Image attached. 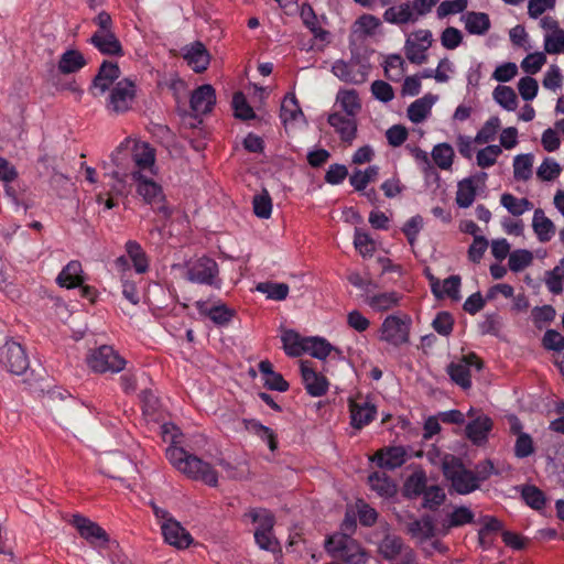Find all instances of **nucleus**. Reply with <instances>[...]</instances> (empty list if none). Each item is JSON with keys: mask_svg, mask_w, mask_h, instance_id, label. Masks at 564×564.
<instances>
[{"mask_svg": "<svg viewBox=\"0 0 564 564\" xmlns=\"http://www.w3.org/2000/svg\"><path fill=\"white\" fill-rule=\"evenodd\" d=\"M112 163L116 166L105 177H111L123 183L127 177L132 180L142 178L150 174L154 175L155 150L147 142L126 139L113 152Z\"/></svg>", "mask_w": 564, "mask_h": 564, "instance_id": "f257e3e1", "label": "nucleus"}, {"mask_svg": "<svg viewBox=\"0 0 564 564\" xmlns=\"http://www.w3.org/2000/svg\"><path fill=\"white\" fill-rule=\"evenodd\" d=\"M161 429L164 442L171 444L166 449V457L172 466L189 479L216 487L218 474L213 466L178 446L183 437L178 427L173 423H165Z\"/></svg>", "mask_w": 564, "mask_h": 564, "instance_id": "f03ea898", "label": "nucleus"}, {"mask_svg": "<svg viewBox=\"0 0 564 564\" xmlns=\"http://www.w3.org/2000/svg\"><path fill=\"white\" fill-rule=\"evenodd\" d=\"M444 477L459 495L470 494L479 488L473 470L467 469L462 460L453 455H446L442 462Z\"/></svg>", "mask_w": 564, "mask_h": 564, "instance_id": "7ed1b4c3", "label": "nucleus"}, {"mask_svg": "<svg viewBox=\"0 0 564 564\" xmlns=\"http://www.w3.org/2000/svg\"><path fill=\"white\" fill-rule=\"evenodd\" d=\"M326 550L334 557L350 564H364L366 553L361 546L347 534H335L326 542Z\"/></svg>", "mask_w": 564, "mask_h": 564, "instance_id": "20e7f679", "label": "nucleus"}, {"mask_svg": "<svg viewBox=\"0 0 564 564\" xmlns=\"http://www.w3.org/2000/svg\"><path fill=\"white\" fill-rule=\"evenodd\" d=\"M152 176L148 174L142 178H135L134 181L138 182L137 192L147 204L153 206L162 220H167L172 212L165 203V196L161 186L152 180Z\"/></svg>", "mask_w": 564, "mask_h": 564, "instance_id": "39448f33", "label": "nucleus"}, {"mask_svg": "<svg viewBox=\"0 0 564 564\" xmlns=\"http://www.w3.org/2000/svg\"><path fill=\"white\" fill-rule=\"evenodd\" d=\"M378 551L391 564H414L415 553L400 536L388 534L379 543Z\"/></svg>", "mask_w": 564, "mask_h": 564, "instance_id": "423d86ee", "label": "nucleus"}, {"mask_svg": "<svg viewBox=\"0 0 564 564\" xmlns=\"http://www.w3.org/2000/svg\"><path fill=\"white\" fill-rule=\"evenodd\" d=\"M135 99V85L124 78L115 84L107 98L106 108L116 115L127 112Z\"/></svg>", "mask_w": 564, "mask_h": 564, "instance_id": "0eeeda50", "label": "nucleus"}, {"mask_svg": "<svg viewBox=\"0 0 564 564\" xmlns=\"http://www.w3.org/2000/svg\"><path fill=\"white\" fill-rule=\"evenodd\" d=\"M410 325L411 318L406 315L403 317L390 315L381 325L379 338L394 347H399L409 343Z\"/></svg>", "mask_w": 564, "mask_h": 564, "instance_id": "6e6552de", "label": "nucleus"}, {"mask_svg": "<svg viewBox=\"0 0 564 564\" xmlns=\"http://www.w3.org/2000/svg\"><path fill=\"white\" fill-rule=\"evenodd\" d=\"M249 516L251 517L253 522L258 523V527L254 531V539L257 544L267 551H276L279 547L278 540L272 534V529L274 525V517L273 514L265 510H252Z\"/></svg>", "mask_w": 564, "mask_h": 564, "instance_id": "1a4fd4ad", "label": "nucleus"}, {"mask_svg": "<svg viewBox=\"0 0 564 564\" xmlns=\"http://www.w3.org/2000/svg\"><path fill=\"white\" fill-rule=\"evenodd\" d=\"M89 367L96 372H120L126 360L111 346L104 345L94 350L88 358Z\"/></svg>", "mask_w": 564, "mask_h": 564, "instance_id": "9d476101", "label": "nucleus"}, {"mask_svg": "<svg viewBox=\"0 0 564 564\" xmlns=\"http://www.w3.org/2000/svg\"><path fill=\"white\" fill-rule=\"evenodd\" d=\"M0 362L17 376L23 375L30 366L24 348L13 340H8L0 348Z\"/></svg>", "mask_w": 564, "mask_h": 564, "instance_id": "9b49d317", "label": "nucleus"}, {"mask_svg": "<svg viewBox=\"0 0 564 564\" xmlns=\"http://www.w3.org/2000/svg\"><path fill=\"white\" fill-rule=\"evenodd\" d=\"M471 367H475L476 370L482 368V361L474 352L464 356L458 361L451 362L447 366V373L456 384L467 390L471 387Z\"/></svg>", "mask_w": 564, "mask_h": 564, "instance_id": "f8f14e48", "label": "nucleus"}, {"mask_svg": "<svg viewBox=\"0 0 564 564\" xmlns=\"http://www.w3.org/2000/svg\"><path fill=\"white\" fill-rule=\"evenodd\" d=\"M70 523L77 529L79 535L94 546H106L110 541L108 533L96 522L88 518L74 514Z\"/></svg>", "mask_w": 564, "mask_h": 564, "instance_id": "ddd939ff", "label": "nucleus"}, {"mask_svg": "<svg viewBox=\"0 0 564 564\" xmlns=\"http://www.w3.org/2000/svg\"><path fill=\"white\" fill-rule=\"evenodd\" d=\"M349 412L351 426L360 430L373 421L377 408L368 398L358 397L349 399Z\"/></svg>", "mask_w": 564, "mask_h": 564, "instance_id": "4468645a", "label": "nucleus"}, {"mask_svg": "<svg viewBox=\"0 0 564 564\" xmlns=\"http://www.w3.org/2000/svg\"><path fill=\"white\" fill-rule=\"evenodd\" d=\"M218 275V264L215 260L203 257L193 262L187 270V278L193 283L214 284Z\"/></svg>", "mask_w": 564, "mask_h": 564, "instance_id": "2eb2a0df", "label": "nucleus"}, {"mask_svg": "<svg viewBox=\"0 0 564 564\" xmlns=\"http://www.w3.org/2000/svg\"><path fill=\"white\" fill-rule=\"evenodd\" d=\"M134 470V465L122 453L106 455L101 460L100 471L112 479H122L123 475Z\"/></svg>", "mask_w": 564, "mask_h": 564, "instance_id": "dca6fc26", "label": "nucleus"}, {"mask_svg": "<svg viewBox=\"0 0 564 564\" xmlns=\"http://www.w3.org/2000/svg\"><path fill=\"white\" fill-rule=\"evenodd\" d=\"M164 541L176 549H186L193 543L189 532L175 519L161 523Z\"/></svg>", "mask_w": 564, "mask_h": 564, "instance_id": "f3484780", "label": "nucleus"}, {"mask_svg": "<svg viewBox=\"0 0 564 564\" xmlns=\"http://www.w3.org/2000/svg\"><path fill=\"white\" fill-rule=\"evenodd\" d=\"M119 76L120 69L118 64L105 61L94 78L91 90L95 95L105 94Z\"/></svg>", "mask_w": 564, "mask_h": 564, "instance_id": "a211bd4d", "label": "nucleus"}, {"mask_svg": "<svg viewBox=\"0 0 564 564\" xmlns=\"http://www.w3.org/2000/svg\"><path fill=\"white\" fill-rule=\"evenodd\" d=\"M215 102V89L208 84L199 86L191 96V109L195 115H205L212 111Z\"/></svg>", "mask_w": 564, "mask_h": 564, "instance_id": "6ab92c4d", "label": "nucleus"}, {"mask_svg": "<svg viewBox=\"0 0 564 564\" xmlns=\"http://www.w3.org/2000/svg\"><path fill=\"white\" fill-rule=\"evenodd\" d=\"M89 43L104 55H123L122 45L113 31L106 33H94L89 39Z\"/></svg>", "mask_w": 564, "mask_h": 564, "instance_id": "aec40b11", "label": "nucleus"}, {"mask_svg": "<svg viewBox=\"0 0 564 564\" xmlns=\"http://www.w3.org/2000/svg\"><path fill=\"white\" fill-rule=\"evenodd\" d=\"M301 373L308 394L312 397H322L327 392V379L308 367L306 361H301Z\"/></svg>", "mask_w": 564, "mask_h": 564, "instance_id": "412c9836", "label": "nucleus"}, {"mask_svg": "<svg viewBox=\"0 0 564 564\" xmlns=\"http://www.w3.org/2000/svg\"><path fill=\"white\" fill-rule=\"evenodd\" d=\"M332 72L340 80L349 84L359 85L365 83L367 79V73L361 66L355 63L336 61L332 67Z\"/></svg>", "mask_w": 564, "mask_h": 564, "instance_id": "4be33fe9", "label": "nucleus"}, {"mask_svg": "<svg viewBox=\"0 0 564 564\" xmlns=\"http://www.w3.org/2000/svg\"><path fill=\"white\" fill-rule=\"evenodd\" d=\"M196 307L202 315L209 317L215 324L220 326L228 324L235 316V310L229 308L223 303L209 305L207 302L198 301L196 302Z\"/></svg>", "mask_w": 564, "mask_h": 564, "instance_id": "5701e85b", "label": "nucleus"}, {"mask_svg": "<svg viewBox=\"0 0 564 564\" xmlns=\"http://www.w3.org/2000/svg\"><path fill=\"white\" fill-rule=\"evenodd\" d=\"M405 532L413 539L423 542L435 535V525L431 517L426 516L422 519L410 518L404 522Z\"/></svg>", "mask_w": 564, "mask_h": 564, "instance_id": "b1692460", "label": "nucleus"}, {"mask_svg": "<svg viewBox=\"0 0 564 564\" xmlns=\"http://www.w3.org/2000/svg\"><path fill=\"white\" fill-rule=\"evenodd\" d=\"M328 123L345 142H351L356 138L357 122L355 118L334 112L328 116Z\"/></svg>", "mask_w": 564, "mask_h": 564, "instance_id": "393cba45", "label": "nucleus"}, {"mask_svg": "<svg viewBox=\"0 0 564 564\" xmlns=\"http://www.w3.org/2000/svg\"><path fill=\"white\" fill-rule=\"evenodd\" d=\"M383 19L389 23L399 25L415 23L417 21L410 2H402L388 8L383 13Z\"/></svg>", "mask_w": 564, "mask_h": 564, "instance_id": "a878e982", "label": "nucleus"}, {"mask_svg": "<svg viewBox=\"0 0 564 564\" xmlns=\"http://www.w3.org/2000/svg\"><path fill=\"white\" fill-rule=\"evenodd\" d=\"M184 58L194 72L202 73L207 69L210 56L203 43L196 42L192 44L184 54Z\"/></svg>", "mask_w": 564, "mask_h": 564, "instance_id": "bb28decb", "label": "nucleus"}, {"mask_svg": "<svg viewBox=\"0 0 564 564\" xmlns=\"http://www.w3.org/2000/svg\"><path fill=\"white\" fill-rule=\"evenodd\" d=\"M468 33L484 35L490 29L489 15L485 12L468 11L460 17Z\"/></svg>", "mask_w": 564, "mask_h": 564, "instance_id": "cd10ccee", "label": "nucleus"}, {"mask_svg": "<svg viewBox=\"0 0 564 564\" xmlns=\"http://www.w3.org/2000/svg\"><path fill=\"white\" fill-rule=\"evenodd\" d=\"M491 426L492 422L490 417L487 415H477L466 426L467 437L475 444H481L486 441Z\"/></svg>", "mask_w": 564, "mask_h": 564, "instance_id": "c85d7f7f", "label": "nucleus"}, {"mask_svg": "<svg viewBox=\"0 0 564 564\" xmlns=\"http://www.w3.org/2000/svg\"><path fill=\"white\" fill-rule=\"evenodd\" d=\"M532 228L541 242H547L555 234V225L541 208L534 210Z\"/></svg>", "mask_w": 564, "mask_h": 564, "instance_id": "c756f323", "label": "nucleus"}, {"mask_svg": "<svg viewBox=\"0 0 564 564\" xmlns=\"http://www.w3.org/2000/svg\"><path fill=\"white\" fill-rule=\"evenodd\" d=\"M83 282V269L79 261H70L57 276V283L67 289L79 286Z\"/></svg>", "mask_w": 564, "mask_h": 564, "instance_id": "7c9ffc66", "label": "nucleus"}, {"mask_svg": "<svg viewBox=\"0 0 564 564\" xmlns=\"http://www.w3.org/2000/svg\"><path fill=\"white\" fill-rule=\"evenodd\" d=\"M437 97L431 94L413 101L408 108V117L413 123L422 122L431 112Z\"/></svg>", "mask_w": 564, "mask_h": 564, "instance_id": "2f4dec72", "label": "nucleus"}, {"mask_svg": "<svg viewBox=\"0 0 564 564\" xmlns=\"http://www.w3.org/2000/svg\"><path fill=\"white\" fill-rule=\"evenodd\" d=\"M477 194L476 177H467L458 182L455 202L460 208H468Z\"/></svg>", "mask_w": 564, "mask_h": 564, "instance_id": "473e14b6", "label": "nucleus"}, {"mask_svg": "<svg viewBox=\"0 0 564 564\" xmlns=\"http://www.w3.org/2000/svg\"><path fill=\"white\" fill-rule=\"evenodd\" d=\"M336 102L346 116L355 118L361 110V101L355 89H341L337 93Z\"/></svg>", "mask_w": 564, "mask_h": 564, "instance_id": "72a5a7b5", "label": "nucleus"}, {"mask_svg": "<svg viewBox=\"0 0 564 564\" xmlns=\"http://www.w3.org/2000/svg\"><path fill=\"white\" fill-rule=\"evenodd\" d=\"M368 484L381 497H392L397 492L395 484L382 471H375L369 475Z\"/></svg>", "mask_w": 564, "mask_h": 564, "instance_id": "f704fd0d", "label": "nucleus"}, {"mask_svg": "<svg viewBox=\"0 0 564 564\" xmlns=\"http://www.w3.org/2000/svg\"><path fill=\"white\" fill-rule=\"evenodd\" d=\"M304 352H308L312 357L317 359H325L332 351L341 357V351L333 347L326 339L319 337L306 338Z\"/></svg>", "mask_w": 564, "mask_h": 564, "instance_id": "c9c22d12", "label": "nucleus"}, {"mask_svg": "<svg viewBox=\"0 0 564 564\" xmlns=\"http://www.w3.org/2000/svg\"><path fill=\"white\" fill-rule=\"evenodd\" d=\"M86 65L84 55L77 50H67L62 54L58 61V70L62 74H72L78 72Z\"/></svg>", "mask_w": 564, "mask_h": 564, "instance_id": "e433bc0d", "label": "nucleus"}, {"mask_svg": "<svg viewBox=\"0 0 564 564\" xmlns=\"http://www.w3.org/2000/svg\"><path fill=\"white\" fill-rule=\"evenodd\" d=\"M381 468L394 469L405 462V451L402 447H390L376 455Z\"/></svg>", "mask_w": 564, "mask_h": 564, "instance_id": "4c0bfd02", "label": "nucleus"}, {"mask_svg": "<svg viewBox=\"0 0 564 564\" xmlns=\"http://www.w3.org/2000/svg\"><path fill=\"white\" fill-rule=\"evenodd\" d=\"M427 482L426 474L422 469H416L405 480L403 486L404 496L415 498L424 494Z\"/></svg>", "mask_w": 564, "mask_h": 564, "instance_id": "58836bf2", "label": "nucleus"}, {"mask_svg": "<svg viewBox=\"0 0 564 564\" xmlns=\"http://www.w3.org/2000/svg\"><path fill=\"white\" fill-rule=\"evenodd\" d=\"M242 424L245 425V429L260 437L261 440L265 441L268 443V446L271 451H275L278 447L276 436L274 432L268 427L262 425L260 422L256 420H242Z\"/></svg>", "mask_w": 564, "mask_h": 564, "instance_id": "ea45409f", "label": "nucleus"}, {"mask_svg": "<svg viewBox=\"0 0 564 564\" xmlns=\"http://www.w3.org/2000/svg\"><path fill=\"white\" fill-rule=\"evenodd\" d=\"M281 340L285 354L291 357H299L305 350L304 344H306V338H301V336L292 329L284 330Z\"/></svg>", "mask_w": 564, "mask_h": 564, "instance_id": "a19ab883", "label": "nucleus"}, {"mask_svg": "<svg viewBox=\"0 0 564 564\" xmlns=\"http://www.w3.org/2000/svg\"><path fill=\"white\" fill-rule=\"evenodd\" d=\"M401 296L397 292H386L368 296L366 303L375 311L384 312L399 304Z\"/></svg>", "mask_w": 564, "mask_h": 564, "instance_id": "79ce46f5", "label": "nucleus"}, {"mask_svg": "<svg viewBox=\"0 0 564 564\" xmlns=\"http://www.w3.org/2000/svg\"><path fill=\"white\" fill-rule=\"evenodd\" d=\"M500 203L513 216H521L533 208V204L528 198H518L509 193L501 195Z\"/></svg>", "mask_w": 564, "mask_h": 564, "instance_id": "37998d69", "label": "nucleus"}, {"mask_svg": "<svg viewBox=\"0 0 564 564\" xmlns=\"http://www.w3.org/2000/svg\"><path fill=\"white\" fill-rule=\"evenodd\" d=\"M432 159L442 170H449L453 165L454 149L448 143L436 144L432 150Z\"/></svg>", "mask_w": 564, "mask_h": 564, "instance_id": "c03bdc74", "label": "nucleus"}, {"mask_svg": "<svg viewBox=\"0 0 564 564\" xmlns=\"http://www.w3.org/2000/svg\"><path fill=\"white\" fill-rule=\"evenodd\" d=\"M256 290L274 301H283L289 294V285L286 283L261 282L257 284Z\"/></svg>", "mask_w": 564, "mask_h": 564, "instance_id": "a18cd8bd", "label": "nucleus"}, {"mask_svg": "<svg viewBox=\"0 0 564 564\" xmlns=\"http://www.w3.org/2000/svg\"><path fill=\"white\" fill-rule=\"evenodd\" d=\"M533 155L519 154L513 161V175L516 180L528 181L532 176Z\"/></svg>", "mask_w": 564, "mask_h": 564, "instance_id": "49530a36", "label": "nucleus"}, {"mask_svg": "<svg viewBox=\"0 0 564 564\" xmlns=\"http://www.w3.org/2000/svg\"><path fill=\"white\" fill-rule=\"evenodd\" d=\"M494 99L506 110L512 111L518 106L514 90L509 86H498L494 90Z\"/></svg>", "mask_w": 564, "mask_h": 564, "instance_id": "de8ad7c7", "label": "nucleus"}, {"mask_svg": "<svg viewBox=\"0 0 564 564\" xmlns=\"http://www.w3.org/2000/svg\"><path fill=\"white\" fill-rule=\"evenodd\" d=\"M281 119L284 123L296 121L303 112L294 95L285 96L281 105Z\"/></svg>", "mask_w": 564, "mask_h": 564, "instance_id": "09e8293b", "label": "nucleus"}, {"mask_svg": "<svg viewBox=\"0 0 564 564\" xmlns=\"http://www.w3.org/2000/svg\"><path fill=\"white\" fill-rule=\"evenodd\" d=\"M379 169L375 165L369 166L365 171L357 170L350 176V184L356 191H362L366 186L376 180Z\"/></svg>", "mask_w": 564, "mask_h": 564, "instance_id": "8fccbe9b", "label": "nucleus"}, {"mask_svg": "<svg viewBox=\"0 0 564 564\" xmlns=\"http://www.w3.org/2000/svg\"><path fill=\"white\" fill-rule=\"evenodd\" d=\"M253 212L257 217L268 219L272 213V200L267 189H263L261 194L254 195Z\"/></svg>", "mask_w": 564, "mask_h": 564, "instance_id": "3c124183", "label": "nucleus"}, {"mask_svg": "<svg viewBox=\"0 0 564 564\" xmlns=\"http://www.w3.org/2000/svg\"><path fill=\"white\" fill-rule=\"evenodd\" d=\"M404 61L399 54L389 55L384 62V74L390 80H399L403 75Z\"/></svg>", "mask_w": 564, "mask_h": 564, "instance_id": "603ef678", "label": "nucleus"}, {"mask_svg": "<svg viewBox=\"0 0 564 564\" xmlns=\"http://www.w3.org/2000/svg\"><path fill=\"white\" fill-rule=\"evenodd\" d=\"M235 116L241 120H250L256 117L253 109L249 106L242 93L238 91L232 97Z\"/></svg>", "mask_w": 564, "mask_h": 564, "instance_id": "864d4df0", "label": "nucleus"}, {"mask_svg": "<svg viewBox=\"0 0 564 564\" xmlns=\"http://www.w3.org/2000/svg\"><path fill=\"white\" fill-rule=\"evenodd\" d=\"M301 17L304 24L312 31L315 37L325 40L328 32L317 25V19L310 6H304L301 11Z\"/></svg>", "mask_w": 564, "mask_h": 564, "instance_id": "5fc2aeb1", "label": "nucleus"}, {"mask_svg": "<svg viewBox=\"0 0 564 564\" xmlns=\"http://www.w3.org/2000/svg\"><path fill=\"white\" fill-rule=\"evenodd\" d=\"M404 50L406 58L413 64L420 65L425 63L427 59L425 54L427 46H423L411 39L406 40Z\"/></svg>", "mask_w": 564, "mask_h": 564, "instance_id": "6e6d98bb", "label": "nucleus"}, {"mask_svg": "<svg viewBox=\"0 0 564 564\" xmlns=\"http://www.w3.org/2000/svg\"><path fill=\"white\" fill-rule=\"evenodd\" d=\"M544 51L549 54H560L564 51V30L546 33L544 36Z\"/></svg>", "mask_w": 564, "mask_h": 564, "instance_id": "4d7b16f0", "label": "nucleus"}, {"mask_svg": "<svg viewBox=\"0 0 564 564\" xmlns=\"http://www.w3.org/2000/svg\"><path fill=\"white\" fill-rule=\"evenodd\" d=\"M447 528L462 527L474 521V513L467 507H458L448 514Z\"/></svg>", "mask_w": 564, "mask_h": 564, "instance_id": "13d9d810", "label": "nucleus"}, {"mask_svg": "<svg viewBox=\"0 0 564 564\" xmlns=\"http://www.w3.org/2000/svg\"><path fill=\"white\" fill-rule=\"evenodd\" d=\"M522 497L528 506L540 510L545 505L544 494L535 486H527L522 490Z\"/></svg>", "mask_w": 564, "mask_h": 564, "instance_id": "bf43d9fd", "label": "nucleus"}, {"mask_svg": "<svg viewBox=\"0 0 564 564\" xmlns=\"http://www.w3.org/2000/svg\"><path fill=\"white\" fill-rule=\"evenodd\" d=\"M424 502L423 507L435 510L440 507L445 500V492L438 486L427 487L424 491Z\"/></svg>", "mask_w": 564, "mask_h": 564, "instance_id": "052dcab7", "label": "nucleus"}, {"mask_svg": "<svg viewBox=\"0 0 564 564\" xmlns=\"http://www.w3.org/2000/svg\"><path fill=\"white\" fill-rule=\"evenodd\" d=\"M532 253L528 250H516L509 256V268L511 271L519 272L532 262Z\"/></svg>", "mask_w": 564, "mask_h": 564, "instance_id": "680f3d73", "label": "nucleus"}, {"mask_svg": "<svg viewBox=\"0 0 564 564\" xmlns=\"http://www.w3.org/2000/svg\"><path fill=\"white\" fill-rule=\"evenodd\" d=\"M501 148L499 145H488L477 153V164L485 169L492 166L497 158L501 154Z\"/></svg>", "mask_w": 564, "mask_h": 564, "instance_id": "e2e57ef3", "label": "nucleus"}, {"mask_svg": "<svg viewBox=\"0 0 564 564\" xmlns=\"http://www.w3.org/2000/svg\"><path fill=\"white\" fill-rule=\"evenodd\" d=\"M500 128V119L498 117H491L484 127L478 131L475 142L487 143L494 140L498 129Z\"/></svg>", "mask_w": 564, "mask_h": 564, "instance_id": "0e129e2a", "label": "nucleus"}, {"mask_svg": "<svg viewBox=\"0 0 564 564\" xmlns=\"http://www.w3.org/2000/svg\"><path fill=\"white\" fill-rule=\"evenodd\" d=\"M467 8V0H446L440 3L436 13L438 19L449 14L462 13Z\"/></svg>", "mask_w": 564, "mask_h": 564, "instance_id": "69168bd1", "label": "nucleus"}, {"mask_svg": "<svg viewBox=\"0 0 564 564\" xmlns=\"http://www.w3.org/2000/svg\"><path fill=\"white\" fill-rule=\"evenodd\" d=\"M562 169L557 162L552 159H545L536 171V175L542 181H553L556 178Z\"/></svg>", "mask_w": 564, "mask_h": 564, "instance_id": "338daca9", "label": "nucleus"}, {"mask_svg": "<svg viewBox=\"0 0 564 564\" xmlns=\"http://www.w3.org/2000/svg\"><path fill=\"white\" fill-rule=\"evenodd\" d=\"M462 32L454 26L446 28L441 34V43L447 50H455L462 44Z\"/></svg>", "mask_w": 564, "mask_h": 564, "instance_id": "774afa93", "label": "nucleus"}]
</instances>
